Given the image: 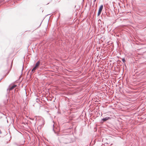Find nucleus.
Here are the masks:
<instances>
[{"label": "nucleus", "instance_id": "f257e3e1", "mask_svg": "<svg viewBox=\"0 0 146 146\" xmlns=\"http://www.w3.org/2000/svg\"><path fill=\"white\" fill-rule=\"evenodd\" d=\"M103 8V5H102L100 7L98 12V16H99L100 15Z\"/></svg>", "mask_w": 146, "mask_h": 146}, {"label": "nucleus", "instance_id": "f03ea898", "mask_svg": "<svg viewBox=\"0 0 146 146\" xmlns=\"http://www.w3.org/2000/svg\"><path fill=\"white\" fill-rule=\"evenodd\" d=\"M110 119V118L109 117H106L105 118L102 119V120L103 121H105Z\"/></svg>", "mask_w": 146, "mask_h": 146}, {"label": "nucleus", "instance_id": "7ed1b4c3", "mask_svg": "<svg viewBox=\"0 0 146 146\" xmlns=\"http://www.w3.org/2000/svg\"><path fill=\"white\" fill-rule=\"evenodd\" d=\"M40 64V62L39 61H38L37 63H36L35 67L37 68L39 66Z\"/></svg>", "mask_w": 146, "mask_h": 146}, {"label": "nucleus", "instance_id": "20e7f679", "mask_svg": "<svg viewBox=\"0 0 146 146\" xmlns=\"http://www.w3.org/2000/svg\"><path fill=\"white\" fill-rule=\"evenodd\" d=\"M16 85H13L11 86V87L9 88V90H11L13 89L16 86Z\"/></svg>", "mask_w": 146, "mask_h": 146}, {"label": "nucleus", "instance_id": "39448f33", "mask_svg": "<svg viewBox=\"0 0 146 146\" xmlns=\"http://www.w3.org/2000/svg\"><path fill=\"white\" fill-rule=\"evenodd\" d=\"M37 68L36 67H35V66L32 69V72H33V73L36 70V69Z\"/></svg>", "mask_w": 146, "mask_h": 146}, {"label": "nucleus", "instance_id": "423d86ee", "mask_svg": "<svg viewBox=\"0 0 146 146\" xmlns=\"http://www.w3.org/2000/svg\"><path fill=\"white\" fill-rule=\"evenodd\" d=\"M122 61L124 63L125 62V60L124 58H123L122 59Z\"/></svg>", "mask_w": 146, "mask_h": 146}, {"label": "nucleus", "instance_id": "0eeeda50", "mask_svg": "<svg viewBox=\"0 0 146 146\" xmlns=\"http://www.w3.org/2000/svg\"><path fill=\"white\" fill-rule=\"evenodd\" d=\"M53 131H54V128H53Z\"/></svg>", "mask_w": 146, "mask_h": 146}, {"label": "nucleus", "instance_id": "6e6552de", "mask_svg": "<svg viewBox=\"0 0 146 146\" xmlns=\"http://www.w3.org/2000/svg\"><path fill=\"white\" fill-rule=\"evenodd\" d=\"M53 127H54V124L53 125Z\"/></svg>", "mask_w": 146, "mask_h": 146}]
</instances>
